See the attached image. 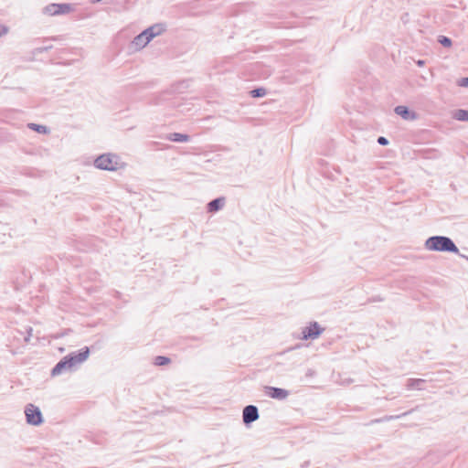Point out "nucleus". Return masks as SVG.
Wrapping results in <instances>:
<instances>
[{
    "label": "nucleus",
    "mask_w": 468,
    "mask_h": 468,
    "mask_svg": "<svg viewBox=\"0 0 468 468\" xmlns=\"http://www.w3.org/2000/svg\"><path fill=\"white\" fill-rule=\"evenodd\" d=\"M438 41L441 46L445 48H450L452 46V40L445 36H440Z\"/></svg>",
    "instance_id": "412c9836"
},
{
    "label": "nucleus",
    "mask_w": 468,
    "mask_h": 468,
    "mask_svg": "<svg viewBox=\"0 0 468 468\" xmlns=\"http://www.w3.org/2000/svg\"><path fill=\"white\" fill-rule=\"evenodd\" d=\"M259 410L254 405H248L243 409L242 420L245 425H249L259 419Z\"/></svg>",
    "instance_id": "6e6552de"
},
{
    "label": "nucleus",
    "mask_w": 468,
    "mask_h": 468,
    "mask_svg": "<svg viewBox=\"0 0 468 468\" xmlns=\"http://www.w3.org/2000/svg\"><path fill=\"white\" fill-rule=\"evenodd\" d=\"M425 382L424 379L421 378H410L407 382V388L409 389H423L422 384Z\"/></svg>",
    "instance_id": "2eb2a0df"
},
{
    "label": "nucleus",
    "mask_w": 468,
    "mask_h": 468,
    "mask_svg": "<svg viewBox=\"0 0 468 468\" xmlns=\"http://www.w3.org/2000/svg\"><path fill=\"white\" fill-rule=\"evenodd\" d=\"M226 205V197H219L207 204V211L215 213L222 209Z\"/></svg>",
    "instance_id": "9d476101"
},
{
    "label": "nucleus",
    "mask_w": 468,
    "mask_h": 468,
    "mask_svg": "<svg viewBox=\"0 0 468 468\" xmlns=\"http://www.w3.org/2000/svg\"><path fill=\"white\" fill-rule=\"evenodd\" d=\"M323 332L324 328H322L317 322H312L308 326L303 329L302 339H316Z\"/></svg>",
    "instance_id": "0eeeda50"
},
{
    "label": "nucleus",
    "mask_w": 468,
    "mask_h": 468,
    "mask_svg": "<svg viewBox=\"0 0 468 468\" xmlns=\"http://www.w3.org/2000/svg\"><path fill=\"white\" fill-rule=\"evenodd\" d=\"M27 422L33 426H38L43 422L42 413L37 406L27 404L25 408Z\"/></svg>",
    "instance_id": "20e7f679"
},
{
    "label": "nucleus",
    "mask_w": 468,
    "mask_h": 468,
    "mask_svg": "<svg viewBox=\"0 0 468 468\" xmlns=\"http://www.w3.org/2000/svg\"><path fill=\"white\" fill-rule=\"evenodd\" d=\"M425 248L431 251L452 252L459 254V249L454 242L446 236H432L426 239Z\"/></svg>",
    "instance_id": "f257e3e1"
},
{
    "label": "nucleus",
    "mask_w": 468,
    "mask_h": 468,
    "mask_svg": "<svg viewBox=\"0 0 468 468\" xmlns=\"http://www.w3.org/2000/svg\"><path fill=\"white\" fill-rule=\"evenodd\" d=\"M170 358L163 356H157L154 357L155 366H165L170 363Z\"/></svg>",
    "instance_id": "a211bd4d"
},
{
    "label": "nucleus",
    "mask_w": 468,
    "mask_h": 468,
    "mask_svg": "<svg viewBox=\"0 0 468 468\" xmlns=\"http://www.w3.org/2000/svg\"><path fill=\"white\" fill-rule=\"evenodd\" d=\"M101 0H91L92 3H98V2H101Z\"/></svg>",
    "instance_id": "bb28decb"
},
{
    "label": "nucleus",
    "mask_w": 468,
    "mask_h": 468,
    "mask_svg": "<svg viewBox=\"0 0 468 468\" xmlns=\"http://www.w3.org/2000/svg\"><path fill=\"white\" fill-rule=\"evenodd\" d=\"M452 116L453 119L460 122H468V110H455L452 112Z\"/></svg>",
    "instance_id": "dca6fc26"
},
{
    "label": "nucleus",
    "mask_w": 468,
    "mask_h": 468,
    "mask_svg": "<svg viewBox=\"0 0 468 468\" xmlns=\"http://www.w3.org/2000/svg\"><path fill=\"white\" fill-rule=\"evenodd\" d=\"M89 355H90V349H89V347H85L78 354L71 353V354L68 355L67 356H65V359L67 360V362L69 366V368L71 369L74 367L84 362L89 357Z\"/></svg>",
    "instance_id": "423d86ee"
},
{
    "label": "nucleus",
    "mask_w": 468,
    "mask_h": 468,
    "mask_svg": "<svg viewBox=\"0 0 468 468\" xmlns=\"http://www.w3.org/2000/svg\"><path fill=\"white\" fill-rule=\"evenodd\" d=\"M378 143L380 145H387V144H388V140L386 137H384V136H379L378 138Z\"/></svg>",
    "instance_id": "5701e85b"
},
{
    "label": "nucleus",
    "mask_w": 468,
    "mask_h": 468,
    "mask_svg": "<svg viewBox=\"0 0 468 468\" xmlns=\"http://www.w3.org/2000/svg\"><path fill=\"white\" fill-rule=\"evenodd\" d=\"M8 32V28L5 26L0 25V37L6 35Z\"/></svg>",
    "instance_id": "b1692460"
},
{
    "label": "nucleus",
    "mask_w": 468,
    "mask_h": 468,
    "mask_svg": "<svg viewBox=\"0 0 468 468\" xmlns=\"http://www.w3.org/2000/svg\"><path fill=\"white\" fill-rule=\"evenodd\" d=\"M250 93L252 98H261L267 94V90H251Z\"/></svg>",
    "instance_id": "aec40b11"
},
{
    "label": "nucleus",
    "mask_w": 468,
    "mask_h": 468,
    "mask_svg": "<svg viewBox=\"0 0 468 468\" xmlns=\"http://www.w3.org/2000/svg\"><path fill=\"white\" fill-rule=\"evenodd\" d=\"M267 394L272 399H284L288 397L289 392L286 389L275 388V387H267Z\"/></svg>",
    "instance_id": "9b49d317"
},
{
    "label": "nucleus",
    "mask_w": 468,
    "mask_h": 468,
    "mask_svg": "<svg viewBox=\"0 0 468 468\" xmlns=\"http://www.w3.org/2000/svg\"><path fill=\"white\" fill-rule=\"evenodd\" d=\"M51 48H52L51 46H49V47H44V48H39V51H40V52H42V51H47V50L50 49Z\"/></svg>",
    "instance_id": "a878e982"
},
{
    "label": "nucleus",
    "mask_w": 468,
    "mask_h": 468,
    "mask_svg": "<svg viewBox=\"0 0 468 468\" xmlns=\"http://www.w3.org/2000/svg\"><path fill=\"white\" fill-rule=\"evenodd\" d=\"M27 126L29 129L36 131L39 133H47L48 132V127L45 125H40V124H37V123H28Z\"/></svg>",
    "instance_id": "f3484780"
},
{
    "label": "nucleus",
    "mask_w": 468,
    "mask_h": 468,
    "mask_svg": "<svg viewBox=\"0 0 468 468\" xmlns=\"http://www.w3.org/2000/svg\"><path fill=\"white\" fill-rule=\"evenodd\" d=\"M457 85L462 88H468V78H462L457 81Z\"/></svg>",
    "instance_id": "4be33fe9"
},
{
    "label": "nucleus",
    "mask_w": 468,
    "mask_h": 468,
    "mask_svg": "<svg viewBox=\"0 0 468 468\" xmlns=\"http://www.w3.org/2000/svg\"><path fill=\"white\" fill-rule=\"evenodd\" d=\"M416 63H417V65H418V66L422 67V66H424L425 61H424V60L420 59V60H418Z\"/></svg>",
    "instance_id": "393cba45"
},
{
    "label": "nucleus",
    "mask_w": 468,
    "mask_h": 468,
    "mask_svg": "<svg viewBox=\"0 0 468 468\" xmlns=\"http://www.w3.org/2000/svg\"><path fill=\"white\" fill-rule=\"evenodd\" d=\"M166 139L171 142L183 143L189 141V136L184 133H172L166 135Z\"/></svg>",
    "instance_id": "4468645a"
},
{
    "label": "nucleus",
    "mask_w": 468,
    "mask_h": 468,
    "mask_svg": "<svg viewBox=\"0 0 468 468\" xmlns=\"http://www.w3.org/2000/svg\"><path fill=\"white\" fill-rule=\"evenodd\" d=\"M65 370H70V368L67 360L64 357L54 367V368L51 371V374L52 376H57L61 374Z\"/></svg>",
    "instance_id": "ddd939ff"
},
{
    "label": "nucleus",
    "mask_w": 468,
    "mask_h": 468,
    "mask_svg": "<svg viewBox=\"0 0 468 468\" xmlns=\"http://www.w3.org/2000/svg\"><path fill=\"white\" fill-rule=\"evenodd\" d=\"M166 30L165 25L162 23L154 24L144 31L147 34L149 38L153 40L154 37L161 36Z\"/></svg>",
    "instance_id": "1a4fd4ad"
},
{
    "label": "nucleus",
    "mask_w": 468,
    "mask_h": 468,
    "mask_svg": "<svg viewBox=\"0 0 468 468\" xmlns=\"http://www.w3.org/2000/svg\"><path fill=\"white\" fill-rule=\"evenodd\" d=\"M394 111L398 115L401 116L404 120L410 121L416 119V113L410 112L406 106L399 105L395 108Z\"/></svg>",
    "instance_id": "f8f14e48"
},
{
    "label": "nucleus",
    "mask_w": 468,
    "mask_h": 468,
    "mask_svg": "<svg viewBox=\"0 0 468 468\" xmlns=\"http://www.w3.org/2000/svg\"><path fill=\"white\" fill-rule=\"evenodd\" d=\"M410 412H411V410L404 412L401 415H398V416H385L382 419L374 420L371 422L374 423V422L388 421V420H394V419H399V418H400L402 416H406V415L410 414Z\"/></svg>",
    "instance_id": "6ab92c4d"
},
{
    "label": "nucleus",
    "mask_w": 468,
    "mask_h": 468,
    "mask_svg": "<svg viewBox=\"0 0 468 468\" xmlns=\"http://www.w3.org/2000/svg\"><path fill=\"white\" fill-rule=\"evenodd\" d=\"M94 165L99 169L113 171L118 168L119 157L111 154H101L95 159Z\"/></svg>",
    "instance_id": "7ed1b4c3"
},
{
    "label": "nucleus",
    "mask_w": 468,
    "mask_h": 468,
    "mask_svg": "<svg viewBox=\"0 0 468 468\" xmlns=\"http://www.w3.org/2000/svg\"><path fill=\"white\" fill-rule=\"evenodd\" d=\"M152 40L144 31L133 37L129 44V49L132 53L139 52L144 49Z\"/></svg>",
    "instance_id": "39448f33"
},
{
    "label": "nucleus",
    "mask_w": 468,
    "mask_h": 468,
    "mask_svg": "<svg viewBox=\"0 0 468 468\" xmlns=\"http://www.w3.org/2000/svg\"><path fill=\"white\" fill-rule=\"evenodd\" d=\"M74 10L71 4H49L42 8V14L48 16H63L71 13Z\"/></svg>",
    "instance_id": "f03ea898"
}]
</instances>
